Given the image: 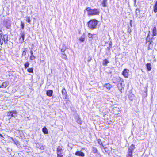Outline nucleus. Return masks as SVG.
I'll return each mask as SVG.
<instances>
[{"label":"nucleus","instance_id":"obj_14","mask_svg":"<svg viewBox=\"0 0 157 157\" xmlns=\"http://www.w3.org/2000/svg\"><path fill=\"white\" fill-rule=\"evenodd\" d=\"M53 93V91L52 90H48L46 92V94L47 96L49 97H51L52 95V94Z\"/></svg>","mask_w":157,"mask_h":157},{"label":"nucleus","instance_id":"obj_6","mask_svg":"<svg viewBox=\"0 0 157 157\" xmlns=\"http://www.w3.org/2000/svg\"><path fill=\"white\" fill-rule=\"evenodd\" d=\"M4 25L7 28H10L11 25L10 21L7 19H5L4 21Z\"/></svg>","mask_w":157,"mask_h":157},{"label":"nucleus","instance_id":"obj_27","mask_svg":"<svg viewBox=\"0 0 157 157\" xmlns=\"http://www.w3.org/2000/svg\"><path fill=\"white\" fill-rule=\"evenodd\" d=\"M66 46L63 44L62 45V48H61V51L63 52H64V51L66 50Z\"/></svg>","mask_w":157,"mask_h":157},{"label":"nucleus","instance_id":"obj_3","mask_svg":"<svg viewBox=\"0 0 157 157\" xmlns=\"http://www.w3.org/2000/svg\"><path fill=\"white\" fill-rule=\"evenodd\" d=\"M113 81L114 83L116 84H122L123 82V79L120 77H114L113 79Z\"/></svg>","mask_w":157,"mask_h":157},{"label":"nucleus","instance_id":"obj_23","mask_svg":"<svg viewBox=\"0 0 157 157\" xmlns=\"http://www.w3.org/2000/svg\"><path fill=\"white\" fill-rule=\"evenodd\" d=\"M154 11L155 13L157 12V1L154 6Z\"/></svg>","mask_w":157,"mask_h":157},{"label":"nucleus","instance_id":"obj_13","mask_svg":"<svg viewBox=\"0 0 157 157\" xmlns=\"http://www.w3.org/2000/svg\"><path fill=\"white\" fill-rule=\"evenodd\" d=\"M1 39L3 40L4 41L5 43H6L8 41V36L6 35H4L3 37H1Z\"/></svg>","mask_w":157,"mask_h":157},{"label":"nucleus","instance_id":"obj_36","mask_svg":"<svg viewBox=\"0 0 157 157\" xmlns=\"http://www.w3.org/2000/svg\"><path fill=\"white\" fill-rule=\"evenodd\" d=\"M21 29H23L24 28V24L22 21L21 22Z\"/></svg>","mask_w":157,"mask_h":157},{"label":"nucleus","instance_id":"obj_24","mask_svg":"<svg viewBox=\"0 0 157 157\" xmlns=\"http://www.w3.org/2000/svg\"><path fill=\"white\" fill-rule=\"evenodd\" d=\"M109 63V62L106 59H105L103 62V65L104 66L106 65Z\"/></svg>","mask_w":157,"mask_h":157},{"label":"nucleus","instance_id":"obj_38","mask_svg":"<svg viewBox=\"0 0 157 157\" xmlns=\"http://www.w3.org/2000/svg\"><path fill=\"white\" fill-rule=\"evenodd\" d=\"M98 144H100V145H102V142L101 141V140L100 139H99L98 140Z\"/></svg>","mask_w":157,"mask_h":157},{"label":"nucleus","instance_id":"obj_30","mask_svg":"<svg viewBox=\"0 0 157 157\" xmlns=\"http://www.w3.org/2000/svg\"><path fill=\"white\" fill-rule=\"evenodd\" d=\"M26 21L29 24L30 23L31 20L29 17H26Z\"/></svg>","mask_w":157,"mask_h":157},{"label":"nucleus","instance_id":"obj_4","mask_svg":"<svg viewBox=\"0 0 157 157\" xmlns=\"http://www.w3.org/2000/svg\"><path fill=\"white\" fill-rule=\"evenodd\" d=\"M17 112L16 110L10 111L7 112V116L8 117L10 116V118L12 117L15 118L17 117Z\"/></svg>","mask_w":157,"mask_h":157},{"label":"nucleus","instance_id":"obj_9","mask_svg":"<svg viewBox=\"0 0 157 157\" xmlns=\"http://www.w3.org/2000/svg\"><path fill=\"white\" fill-rule=\"evenodd\" d=\"M75 154L76 155L82 157H83L85 156V154L81 151H76Z\"/></svg>","mask_w":157,"mask_h":157},{"label":"nucleus","instance_id":"obj_26","mask_svg":"<svg viewBox=\"0 0 157 157\" xmlns=\"http://www.w3.org/2000/svg\"><path fill=\"white\" fill-rule=\"evenodd\" d=\"M107 1H102L101 2L103 6L105 7L107 6Z\"/></svg>","mask_w":157,"mask_h":157},{"label":"nucleus","instance_id":"obj_21","mask_svg":"<svg viewBox=\"0 0 157 157\" xmlns=\"http://www.w3.org/2000/svg\"><path fill=\"white\" fill-rule=\"evenodd\" d=\"M104 87L107 89H110L111 88L112 86L110 84L107 83L105 85Z\"/></svg>","mask_w":157,"mask_h":157},{"label":"nucleus","instance_id":"obj_15","mask_svg":"<svg viewBox=\"0 0 157 157\" xmlns=\"http://www.w3.org/2000/svg\"><path fill=\"white\" fill-rule=\"evenodd\" d=\"M8 82H3L1 86H0V88H5L8 86Z\"/></svg>","mask_w":157,"mask_h":157},{"label":"nucleus","instance_id":"obj_42","mask_svg":"<svg viewBox=\"0 0 157 157\" xmlns=\"http://www.w3.org/2000/svg\"><path fill=\"white\" fill-rule=\"evenodd\" d=\"M0 35H1V37H2V31L1 30H0Z\"/></svg>","mask_w":157,"mask_h":157},{"label":"nucleus","instance_id":"obj_41","mask_svg":"<svg viewBox=\"0 0 157 157\" xmlns=\"http://www.w3.org/2000/svg\"><path fill=\"white\" fill-rule=\"evenodd\" d=\"M30 52L31 53V55H33V50H31Z\"/></svg>","mask_w":157,"mask_h":157},{"label":"nucleus","instance_id":"obj_35","mask_svg":"<svg viewBox=\"0 0 157 157\" xmlns=\"http://www.w3.org/2000/svg\"><path fill=\"white\" fill-rule=\"evenodd\" d=\"M30 58L31 60H33L35 59V57L33 55H31Z\"/></svg>","mask_w":157,"mask_h":157},{"label":"nucleus","instance_id":"obj_43","mask_svg":"<svg viewBox=\"0 0 157 157\" xmlns=\"http://www.w3.org/2000/svg\"><path fill=\"white\" fill-rule=\"evenodd\" d=\"M103 148H104V149L105 151L106 152V151H107L106 148H105V147H103Z\"/></svg>","mask_w":157,"mask_h":157},{"label":"nucleus","instance_id":"obj_40","mask_svg":"<svg viewBox=\"0 0 157 157\" xmlns=\"http://www.w3.org/2000/svg\"><path fill=\"white\" fill-rule=\"evenodd\" d=\"M4 41L3 40H1V38L0 40V43L1 45H2L3 44V41Z\"/></svg>","mask_w":157,"mask_h":157},{"label":"nucleus","instance_id":"obj_20","mask_svg":"<svg viewBox=\"0 0 157 157\" xmlns=\"http://www.w3.org/2000/svg\"><path fill=\"white\" fill-rule=\"evenodd\" d=\"M42 131L45 134H48V130L45 127H44L42 128Z\"/></svg>","mask_w":157,"mask_h":157},{"label":"nucleus","instance_id":"obj_11","mask_svg":"<svg viewBox=\"0 0 157 157\" xmlns=\"http://www.w3.org/2000/svg\"><path fill=\"white\" fill-rule=\"evenodd\" d=\"M62 92L63 98L65 99H66L67 94L64 88H63L62 90Z\"/></svg>","mask_w":157,"mask_h":157},{"label":"nucleus","instance_id":"obj_28","mask_svg":"<svg viewBox=\"0 0 157 157\" xmlns=\"http://www.w3.org/2000/svg\"><path fill=\"white\" fill-rule=\"evenodd\" d=\"M149 35H148V36H147V39H146L147 42H147H149L150 43H149V44H151L152 42V40H151V41H150L149 39Z\"/></svg>","mask_w":157,"mask_h":157},{"label":"nucleus","instance_id":"obj_7","mask_svg":"<svg viewBox=\"0 0 157 157\" xmlns=\"http://www.w3.org/2000/svg\"><path fill=\"white\" fill-rule=\"evenodd\" d=\"M20 35V37L19 38V41L20 43H22L24 42L25 34L24 32L21 31Z\"/></svg>","mask_w":157,"mask_h":157},{"label":"nucleus","instance_id":"obj_17","mask_svg":"<svg viewBox=\"0 0 157 157\" xmlns=\"http://www.w3.org/2000/svg\"><path fill=\"white\" fill-rule=\"evenodd\" d=\"M153 36H155L157 35V30L156 28V27H154L153 29Z\"/></svg>","mask_w":157,"mask_h":157},{"label":"nucleus","instance_id":"obj_18","mask_svg":"<svg viewBox=\"0 0 157 157\" xmlns=\"http://www.w3.org/2000/svg\"><path fill=\"white\" fill-rule=\"evenodd\" d=\"M117 85L119 90H120L121 92H122L121 90H122V89L124 88V86L122 85V84L121 85L120 84H118Z\"/></svg>","mask_w":157,"mask_h":157},{"label":"nucleus","instance_id":"obj_25","mask_svg":"<svg viewBox=\"0 0 157 157\" xmlns=\"http://www.w3.org/2000/svg\"><path fill=\"white\" fill-rule=\"evenodd\" d=\"M146 67L148 70L150 71L151 69V64L150 63H147L146 64Z\"/></svg>","mask_w":157,"mask_h":157},{"label":"nucleus","instance_id":"obj_22","mask_svg":"<svg viewBox=\"0 0 157 157\" xmlns=\"http://www.w3.org/2000/svg\"><path fill=\"white\" fill-rule=\"evenodd\" d=\"M11 139L12 141L15 144L17 145H18L19 144V142L16 139H13L12 138H11Z\"/></svg>","mask_w":157,"mask_h":157},{"label":"nucleus","instance_id":"obj_39","mask_svg":"<svg viewBox=\"0 0 157 157\" xmlns=\"http://www.w3.org/2000/svg\"><path fill=\"white\" fill-rule=\"evenodd\" d=\"M26 54V52L25 51H23L22 52V55L25 56Z\"/></svg>","mask_w":157,"mask_h":157},{"label":"nucleus","instance_id":"obj_34","mask_svg":"<svg viewBox=\"0 0 157 157\" xmlns=\"http://www.w3.org/2000/svg\"><path fill=\"white\" fill-rule=\"evenodd\" d=\"M62 58H63L64 59H67V57L66 55L64 54H62Z\"/></svg>","mask_w":157,"mask_h":157},{"label":"nucleus","instance_id":"obj_19","mask_svg":"<svg viewBox=\"0 0 157 157\" xmlns=\"http://www.w3.org/2000/svg\"><path fill=\"white\" fill-rule=\"evenodd\" d=\"M76 122L80 124H81L82 123V121H81L80 118L79 116H77L76 117Z\"/></svg>","mask_w":157,"mask_h":157},{"label":"nucleus","instance_id":"obj_32","mask_svg":"<svg viewBox=\"0 0 157 157\" xmlns=\"http://www.w3.org/2000/svg\"><path fill=\"white\" fill-rule=\"evenodd\" d=\"M27 71L29 72L33 73V70L32 68H29L27 69Z\"/></svg>","mask_w":157,"mask_h":157},{"label":"nucleus","instance_id":"obj_31","mask_svg":"<svg viewBox=\"0 0 157 157\" xmlns=\"http://www.w3.org/2000/svg\"><path fill=\"white\" fill-rule=\"evenodd\" d=\"M29 65V63L28 62H26L24 65L25 67V68H27Z\"/></svg>","mask_w":157,"mask_h":157},{"label":"nucleus","instance_id":"obj_44","mask_svg":"<svg viewBox=\"0 0 157 157\" xmlns=\"http://www.w3.org/2000/svg\"><path fill=\"white\" fill-rule=\"evenodd\" d=\"M0 136H1V137H3V136H2V135L1 134L0 135Z\"/></svg>","mask_w":157,"mask_h":157},{"label":"nucleus","instance_id":"obj_12","mask_svg":"<svg viewBox=\"0 0 157 157\" xmlns=\"http://www.w3.org/2000/svg\"><path fill=\"white\" fill-rule=\"evenodd\" d=\"M136 17L137 18H140V10L137 8L136 10Z\"/></svg>","mask_w":157,"mask_h":157},{"label":"nucleus","instance_id":"obj_45","mask_svg":"<svg viewBox=\"0 0 157 157\" xmlns=\"http://www.w3.org/2000/svg\"><path fill=\"white\" fill-rule=\"evenodd\" d=\"M1 134L0 133V135H1Z\"/></svg>","mask_w":157,"mask_h":157},{"label":"nucleus","instance_id":"obj_8","mask_svg":"<svg viewBox=\"0 0 157 157\" xmlns=\"http://www.w3.org/2000/svg\"><path fill=\"white\" fill-rule=\"evenodd\" d=\"M129 70L127 69H124L122 75L125 78H128V76Z\"/></svg>","mask_w":157,"mask_h":157},{"label":"nucleus","instance_id":"obj_16","mask_svg":"<svg viewBox=\"0 0 157 157\" xmlns=\"http://www.w3.org/2000/svg\"><path fill=\"white\" fill-rule=\"evenodd\" d=\"M37 147L38 148L42 150H43L44 149V146L42 144H38L37 145Z\"/></svg>","mask_w":157,"mask_h":157},{"label":"nucleus","instance_id":"obj_33","mask_svg":"<svg viewBox=\"0 0 157 157\" xmlns=\"http://www.w3.org/2000/svg\"><path fill=\"white\" fill-rule=\"evenodd\" d=\"M79 40L82 42H83L85 40V37L82 36L79 39Z\"/></svg>","mask_w":157,"mask_h":157},{"label":"nucleus","instance_id":"obj_37","mask_svg":"<svg viewBox=\"0 0 157 157\" xmlns=\"http://www.w3.org/2000/svg\"><path fill=\"white\" fill-rule=\"evenodd\" d=\"M94 34H91V33H89L88 34V36L89 38H91L93 37V35H94Z\"/></svg>","mask_w":157,"mask_h":157},{"label":"nucleus","instance_id":"obj_2","mask_svg":"<svg viewBox=\"0 0 157 157\" xmlns=\"http://www.w3.org/2000/svg\"><path fill=\"white\" fill-rule=\"evenodd\" d=\"M86 10L88 12V14L90 16L98 15L99 13V9H91L90 8L88 7Z\"/></svg>","mask_w":157,"mask_h":157},{"label":"nucleus","instance_id":"obj_5","mask_svg":"<svg viewBox=\"0 0 157 157\" xmlns=\"http://www.w3.org/2000/svg\"><path fill=\"white\" fill-rule=\"evenodd\" d=\"M57 157H63V155L62 154V148L60 146H58L57 148Z\"/></svg>","mask_w":157,"mask_h":157},{"label":"nucleus","instance_id":"obj_10","mask_svg":"<svg viewBox=\"0 0 157 157\" xmlns=\"http://www.w3.org/2000/svg\"><path fill=\"white\" fill-rule=\"evenodd\" d=\"M135 149V146L133 144H132L129 148L128 152H130L132 153Z\"/></svg>","mask_w":157,"mask_h":157},{"label":"nucleus","instance_id":"obj_1","mask_svg":"<svg viewBox=\"0 0 157 157\" xmlns=\"http://www.w3.org/2000/svg\"><path fill=\"white\" fill-rule=\"evenodd\" d=\"M98 21L95 19L90 20L88 23V27L91 29H95L97 26Z\"/></svg>","mask_w":157,"mask_h":157},{"label":"nucleus","instance_id":"obj_29","mask_svg":"<svg viewBox=\"0 0 157 157\" xmlns=\"http://www.w3.org/2000/svg\"><path fill=\"white\" fill-rule=\"evenodd\" d=\"M126 157H132V153L130 152H128L126 155Z\"/></svg>","mask_w":157,"mask_h":157}]
</instances>
